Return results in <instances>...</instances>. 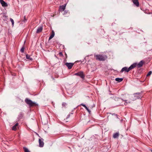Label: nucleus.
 <instances>
[{
	"label": "nucleus",
	"instance_id": "f257e3e1",
	"mask_svg": "<svg viewBox=\"0 0 152 152\" xmlns=\"http://www.w3.org/2000/svg\"><path fill=\"white\" fill-rule=\"evenodd\" d=\"M136 64L134 63L132 64L129 68L125 67L123 68L121 70V72H128L130 70H132L133 69L135 68L136 66Z\"/></svg>",
	"mask_w": 152,
	"mask_h": 152
},
{
	"label": "nucleus",
	"instance_id": "f03ea898",
	"mask_svg": "<svg viewBox=\"0 0 152 152\" xmlns=\"http://www.w3.org/2000/svg\"><path fill=\"white\" fill-rule=\"evenodd\" d=\"M96 59L100 61H103L107 58V56L105 55H96L95 56Z\"/></svg>",
	"mask_w": 152,
	"mask_h": 152
},
{
	"label": "nucleus",
	"instance_id": "7ed1b4c3",
	"mask_svg": "<svg viewBox=\"0 0 152 152\" xmlns=\"http://www.w3.org/2000/svg\"><path fill=\"white\" fill-rule=\"evenodd\" d=\"M25 101L30 106H33L35 104L34 102H33L31 100L28 98H26Z\"/></svg>",
	"mask_w": 152,
	"mask_h": 152
},
{
	"label": "nucleus",
	"instance_id": "20e7f679",
	"mask_svg": "<svg viewBox=\"0 0 152 152\" xmlns=\"http://www.w3.org/2000/svg\"><path fill=\"white\" fill-rule=\"evenodd\" d=\"M74 75L79 76L82 79H83L84 77V75L83 74V72L82 71H80L74 74Z\"/></svg>",
	"mask_w": 152,
	"mask_h": 152
},
{
	"label": "nucleus",
	"instance_id": "39448f33",
	"mask_svg": "<svg viewBox=\"0 0 152 152\" xmlns=\"http://www.w3.org/2000/svg\"><path fill=\"white\" fill-rule=\"evenodd\" d=\"M65 64L67 66L68 68L70 69L72 68L74 64L73 63L67 62L65 63Z\"/></svg>",
	"mask_w": 152,
	"mask_h": 152
},
{
	"label": "nucleus",
	"instance_id": "423d86ee",
	"mask_svg": "<svg viewBox=\"0 0 152 152\" xmlns=\"http://www.w3.org/2000/svg\"><path fill=\"white\" fill-rule=\"evenodd\" d=\"M66 4H65L64 5L60 6L59 7V11L60 12L64 11L65 9Z\"/></svg>",
	"mask_w": 152,
	"mask_h": 152
},
{
	"label": "nucleus",
	"instance_id": "0eeeda50",
	"mask_svg": "<svg viewBox=\"0 0 152 152\" xmlns=\"http://www.w3.org/2000/svg\"><path fill=\"white\" fill-rule=\"evenodd\" d=\"M44 140L42 138L39 139V145L40 147H42L44 145L43 142Z\"/></svg>",
	"mask_w": 152,
	"mask_h": 152
},
{
	"label": "nucleus",
	"instance_id": "6e6552de",
	"mask_svg": "<svg viewBox=\"0 0 152 152\" xmlns=\"http://www.w3.org/2000/svg\"><path fill=\"white\" fill-rule=\"evenodd\" d=\"M0 2L3 7H6L8 6L7 4L3 0H0Z\"/></svg>",
	"mask_w": 152,
	"mask_h": 152
},
{
	"label": "nucleus",
	"instance_id": "1a4fd4ad",
	"mask_svg": "<svg viewBox=\"0 0 152 152\" xmlns=\"http://www.w3.org/2000/svg\"><path fill=\"white\" fill-rule=\"evenodd\" d=\"M136 66L137 65L138 68L141 67L144 64V61H141L137 64L136 63Z\"/></svg>",
	"mask_w": 152,
	"mask_h": 152
},
{
	"label": "nucleus",
	"instance_id": "9d476101",
	"mask_svg": "<svg viewBox=\"0 0 152 152\" xmlns=\"http://www.w3.org/2000/svg\"><path fill=\"white\" fill-rule=\"evenodd\" d=\"M134 4L137 7L139 6V3L138 0H132Z\"/></svg>",
	"mask_w": 152,
	"mask_h": 152
},
{
	"label": "nucleus",
	"instance_id": "9b49d317",
	"mask_svg": "<svg viewBox=\"0 0 152 152\" xmlns=\"http://www.w3.org/2000/svg\"><path fill=\"white\" fill-rule=\"evenodd\" d=\"M42 26H39L37 30V33H38L42 31Z\"/></svg>",
	"mask_w": 152,
	"mask_h": 152
},
{
	"label": "nucleus",
	"instance_id": "f8f14e48",
	"mask_svg": "<svg viewBox=\"0 0 152 152\" xmlns=\"http://www.w3.org/2000/svg\"><path fill=\"white\" fill-rule=\"evenodd\" d=\"M132 100H136L138 98V96L137 94H135L132 96Z\"/></svg>",
	"mask_w": 152,
	"mask_h": 152
},
{
	"label": "nucleus",
	"instance_id": "ddd939ff",
	"mask_svg": "<svg viewBox=\"0 0 152 152\" xmlns=\"http://www.w3.org/2000/svg\"><path fill=\"white\" fill-rule=\"evenodd\" d=\"M55 35V32L53 31H52V34L49 37V40L53 38V37Z\"/></svg>",
	"mask_w": 152,
	"mask_h": 152
},
{
	"label": "nucleus",
	"instance_id": "4468645a",
	"mask_svg": "<svg viewBox=\"0 0 152 152\" xmlns=\"http://www.w3.org/2000/svg\"><path fill=\"white\" fill-rule=\"evenodd\" d=\"M115 80L116 81L120 82L123 81V79L122 78H115Z\"/></svg>",
	"mask_w": 152,
	"mask_h": 152
},
{
	"label": "nucleus",
	"instance_id": "2eb2a0df",
	"mask_svg": "<svg viewBox=\"0 0 152 152\" xmlns=\"http://www.w3.org/2000/svg\"><path fill=\"white\" fill-rule=\"evenodd\" d=\"M18 123H17L12 127V130H15L17 129V127L18 126Z\"/></svg>",
	"mask_w": 152,
	"mask_h": 152
},
{
	"label": "nucleus",
	"instance_id": "dca6fc26",
	"mask_svg": "<svg viewBox=\"0 0 152 152\" xmlns=\"http://www.w3.org/2000/svg\"><path fill=\"white\" fill-rule=\"evenodd\" d=\"M26 58L29 59L30 60H32V58L30 57V56L28 54L26 55Z\"/></svg>",
	"mask_w": 152,
	"mask_h": 152
},
{
	"label": "nucleus",
	"instance_id": "f3484780",
	"mask_svg": "<svg viewBox=\"0 0 152 152\" xmlns=\"http://www.w3.org/2000/svg\"><path fill=\"white\" fill-rule=\"evenodd\" d=\"M119 135V133L118 132H116L115 133V138H117L118 137Z\"/></svg>",
	"mask_w": 152,
	"mask_h": 152
},
{
	"label": "nucleus",
	"instance_id": "a211bd4d",
	"mask_svg": "<svg viewBox=\"0 0 152 152\" xmlns=\"http://www.w3.org/2000/svg\"><path fill=\"white\" fill-rule=\"evenodd\" d=\"M23 148L25 152H30V151L27 148L24 147Z\"/></svg>",
	"mask_w": 152,
	"mask_h": 152
},
{
	"label": "nucleus",
	"instance_id": "6ab92c4d",
	"mask_svg": "<svg viewBox=\"0 0 152 152\" xmlns=\"http://www.w3.org/2000/svg\"><path fill=\"white\" fill-rule=\"evenodd\" d=\"M115 100L116 102L118 100H119L120 102H121L122 101V99H120V98H115Z\"/></svg>",
	"mask_w": 152,
	"mask_h": 152
},
{
	"label": "nucleus",
	"instance_id": "aec40b11",
	"mask_svg": "<svg viewBox=\"0 0 152 152\" xmlns=\"http://www.w3.org/2000/svg\"><path fill=\"white\" fill-rule=\"evenodd\" d=\"M10 20L12 23V26H13L14 25V20L12 18H10Z\"/></svg>",
	"mask_w": 152,
	"mask_h": 152
},
{
	"label": "nucleus",
	"instance_id": "412c9836",
	"mask_svg": "<svg viewBox=\"0 0 152 152\" xmlns=\"http://www.w3.org/2000/svg\"><path fill=\"white\" fill-rule=\"evenodd\" d=\"M24 47H22L20 49V51L22 53H23L24 51Z\"/></svg>",
	"mask_w": 152,
	"mask_h": 152
},
{
	"label": "nucleus",
	"instance_id": "4be33fe9",
	"mask_svg": "<svg viewBox=\"0 0 152 152\" xmlns=\"http://www.w3.org/2000/svg\"><path fill=\"white\" fill-rule=\"evenodd\" d=\"M152 72L151 71H150L148 72L147 75V76H150L151 74H152Z\"/></svg>",
	"mask_w": 152,
	"mask_h": 152
},
{
	"label": "nucleus",
	"instance_id": "5701e85b",
	"mask_svg": "<svg viewBox=\"0 0 152 152\" xmlns=\"http://www.w3.org/2000/svg\"><path fill=\"white\" fill-rule=\"evenodd\" d=\"M67 12L68 11H66V10H65L64 12L63 13V14L64 15H65L67 13Z\"/></svg>",
	"mask_w": 152,
	"mask_h": 152
},
{
	"label": "nucleus",
	"instance_id": "b1692460",
	"mask_svg": "<svg viewBox=\"0 0 152 152\" xmlns=\"http://www.w3.org/2000/svg\"><path fill=\"white\" fill-rule=\"evenodd\" d=\"M85 108L89 113H90L91 112L90 110L87 107Z\"/></svg>",
	"mask_w": 152,
	"mask_h": 152
},
{
	"label": "nucleus",
	"instance_id": "393cba45",
	"mask_svg": "<svg viewBox=\"0 0 152 152\" xmlns=\"http://www.w3.org/2000/svg\"><path fill=\"white\" fill-rule=\"evenodd\" d=\"M81 105L83 106L85 108H86L87 107V106L85 104H81Z\"/></svg>",
	"mask_w": 152,
	"mask_h": 152
},
{
	"label": "nucleus",
	"instance_id": "a878e982",
	"mask_svg": "<svg viewBox=\"0 0 152 152\" xmlns=\"http://www.w3.org/2000/svg\"><path fill=\"white\" fill-rule=\"evenodd\" d=\"M59 55L61 56H63V54L61 52H60L59 53Z\"/></svg>",
	"mask_w": 152,
	"mask_h": 152
},
{
	"label": "nucleus",
	"instance_id": "bb28decb",
	"mask_svg": "<svg viewBox=\"0 0 152 152\" xmlns=\"http://www.w3.org/2000/svg\"><path fill=\"white\" fill-rule=\"evenodd\" d=\"M115 116H116V117L118 118L117 115H115Z\"/></svg>",
	"mask_w": 152,
	"mask_h": 152
},
{
	"label": "nucleus",
	"instance_id": "cd10ccee",
	"mask_svg": "<svg viewBox=\"0 0 152 152\" xmlns=\"http://www.w3.org/2000/svg\"><path fill=\"white\" fill-rule=\"evenodd\" d=\"M65 104V103H64H64H63V105H64Z\"/></svg>",
	"mask_w": 152,
	"mask_h": 152
},
{
	"label": "nucleus",
	"instance_id": "c85d7f7f",
	"mask_svg": "<svg viewBox=\"0 0 152 152\" xmlns=\"http://www.w3.org/2000/svg\"><path fill=\"white\" fill-rule=\"evenodd\" d=\"M65 104V103H64H64H63V105H64Z\"/></svg>",
	"mask_w": 152,
	"mask_h": 152
},
{
	"label": "nucleus",
	"instance_id": "c756f323",
	"mask_svg": "<svg viewBox=\"0 0 152 152\" xmlns=\"http://www.w3.org/2000/svg\"><path fill=\"white\" fill-rule=\"evenodd\" d=\"M124 101L125 102H126V101H127V100H124Z\"/></svg>",
	"mask_w": 152,
	"mask_h": 152
},
{
	"label": "nucleus",
	"instance_id": "7c9ffc66",
	"mask_svg": "<svg viewBox=\"0 0 152 152\" xmlns=\"http://www.w3.org/2000/svg\"><path fill=\"white\" fill-rule=\"evenodd\" d=\"M113 137H114V134H113Z\"/></svg>",
	"mask_w": 152,
	"mask_h": 152
},
{
	"label": "nucleus",
	"instance_id": "2f4dec72",
	"mask_svg": "<svg viewBox=\"0 0 152 152\" xmlns=\"http://www.w3.org/2000/svg\"><path fill=\"white\" fill-rule=\"evenodd\" d=\"M65 55H66V57L67 56V55L66 54Z\"/></svg>",
	"mask_w": 152,
	"mask_h": 152
},
{
	"label": "nucleus",
	"instance_id": "473e14b6",
	"mask_svg": "<svg viewBox=\"0 0 152 152\" xmlns=\"http://www.w3.org/2000/svg\"><path fill=\"white\" fill-rule=\"evenodd\" d=\"M151 152H152V149L151 150Z\"/></svg>",
	"mask_w": 152,
	"mask_h": 152
}]
</instances>
